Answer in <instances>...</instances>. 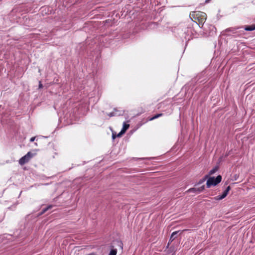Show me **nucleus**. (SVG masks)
Returning a JSON list of instances; mask_svg holds the SVG:
<instances>
[{"label":"nucleus","mask_w":255,"mask_h":255,"mask_svg":"<svg viewBox=\"0 0 255 255\" xmlns=\"http://www.w3.org/2000/svg\"><path fill=\"white\" fill-rule=\"evenodd\" d=\"M190 17L194 22L202 27L207 19V14L202 11H192L190 13Z\"/></svg>","instance_id":"1"},{"label":"nucleus","mask_w":255,"mask_h":255,"mask_svg":"<svg viewBox=\"0 0 255 255\" xmlns=\"http://www.w3.org/2000/svg\"><path fill=\"white\" fill-rule=\"evenodd\" d=\"M222 177L221 175H219L216 177H209L207 178L206 186L207 188H210L212 186H216L220 183L222 181Z\"/></svg>","instance_id":"2"},{"label":"nucleus","mask_w":255,"mask_h":255,"mask_svg":"<svg viewBox=\"0 0 255 255\" xmlns=\"http://www.w3.org/2000/svg\"><path fill=\"white\" fill-rule=\"evenodd\" d=\"M34 155V154L32 153L31 152H28L26 155L22 157L19 160V163L22 165L28 162L30 159Z\"/></svg>","instance_id":"3"},{"label":"nucleus","mask_w":255,"mask_h":255,"mask_svg":"<svg viewBox=\"0 0 255 255\" xmlns=\"http://www.w3.org/2000/svg\"><path fill=\"white\" fill-rule=\"evenodd\" d=\"M231 190L230 186H228L226 190L223 192L221 195H219L214 197V199L216 200H220L225 198L229 193V191Z\"/></svg>","instance_id":"4"},{"label":"nucleus","mask_w":255,"mask_h":255,"mask_svg":"<svg viewBox=\"0 0 255 255\" xmlns=\"http://www.w3.org/2000/svg\"><path fill=\"white\" fill-rule=\"evenodd\" d=\"M204 189H205V186L203 185L201 187L198 188H190L189 189H188L187 191V192H194V193H195L196 192H201L203 191Z\"/></svg>","instance_id":"5"},{"label":"nucleus","mask_w":255,"mask_h":255,"mask_svg":"<svg viewBox=\"0 0 255 255\" xmlns=\"http://www.w3.org/2000/svg\"><path fill=\"white\" fill-rule=\"evenodd\" d=\"M179 232V231H176V232H173L172 233V234L170 236V239H169V242H168V243L167 245V248H168V246H169L170 243H171L172 241H173L175 240V239L176 238L175 235H176Z\"/></svg>","instance_id":"6"},{"label":"nucleus","mask_w":255,"mask_h":255,"mask_svg":"<svg viewBox=\"0 0 255 255\" xmlns=\"http://www.w3.org/2000/svg\"><path fill=\"white\" fill-rule=\"evenodd\" d=\"M53 207V205H48L47 207L43 208L42 211L38 214V216H41L44 214L46 211L48 210L51 209Z\"/></svg>","instance_id":"7"},{"label":"nucleus","mask_w":255,"mask_h":255,"mask_svg":"<svg viewBox=\"0 0 255 255\" xmlns=\"http://www.w3.org/2000/svg\"><path fill=\"white\" fill-rule=\"evenodd\" d=\"M219 166H216L209 171L208 174H207V175H209V177H210V175L214 174L216 171H217L219 170Z\"/></svg>","instance_id":"8"},{"label":"nucleus","mask_w":255,"mask_h":255,"mask_svg":"<svg viewBox=\"0 0 255 255\" xmlns=\"http://www.w3.org/2000/svg\"><path fill=\"white\" fill-rule=\"evenodd\" d=\"M129 124L124 123L123 124V128L121 131L122 132V133H123L124 134L126 132L127 129L129 128Z\"/></svg>","instance_id":"9"},{"label":"nucleus","mask_w":255,"mask_h":255,"mask_svg":"<svg viewBox=\"0 0 255 255\" xmlns=\"http://www.w3.org/2000/svg\"><path fill=\"white\" fill-rule=\"evenodd\" d=\"M124 134L122 132L120 131L118 134H117L116 132L113 131L112 133V138L113 139H115L116 137H120Z\"/></svg>","instance_id":"10"},{"label":"nucleus","mask_w":255,"mask_h":255,"mask_svg":"<svg viewBox=\"0 0 255 255\" xmlns=\"http://www.w3.org/2000/svg\"><path fill=\"white\" fill-rule=\"evenodd\" d=\"M245 30L247 31H252L255 30V24L246 26Z\"/></svg>","instance_id":"11"},{"label":"nucleus","mask_w":255,"mask_h":255,"mask_svg":"<svg viewBox=\"0 0 255 255\" xmlns=\"http://www.w3.org/2000/svg\"><path fill=\"white\" fill-rule=\"evenodd\" d=\"M209 177V175H205L204 178H203L202 179H200L198 182L195 185H200V184H202L203 182H205V181L207 179V178Z\"/></svg>","instance_id":"12"},{"label":"nucleus","mask_w":255,"mask_h":255,"mask_svg":"<svg viewBox=\"0 0 255 255\" xmlns=\"http://www.w3.org/2000/svg\"><path fill=\"white\" fill-rule=\"evenodd\" d=\"M163 115L162 114H156L154 116L152 117V118H150L149 120V121H152L155 119H157L159 117H161Z\"/></svg>","instance_id":"13"},{"label":"nucleus","mask_w":255,"mask_h":255,"mask_svg":"<svg viewBox=\"0 0 255 255\" xmlns=\"http://www.w3.org/2000/svg\"><path fill=\"white\" fill-rule=\"evenodd\" d=\"M117 253V249H112L109 255H116Z\"/></svg>","instance_id":"14"},{"label":"nucleus","mask_w":255,"mask_h":255,"mask_svg":"<svg viewBox=\"0 0 255 255\" xmlns=\"http://www.w3.org/2000/svg\"><path fill=\"white\" fill-rule=\"evenodd\" d=\"M118 245L120 246L121 248L123 249V244L121 241H118L117 242Z\"/></svg>","instance_id":"15"},{"label":"nucleus","mask_w":255,"mask_h":255,"mask_svg":"<svg viewBox=\"0 0 255 255\" xmlns=\"http://www.w3.org/2000/svg\"><path fill=\"white\" fill-rule=\"evenodd\" d=\"M43 87V85L41 81L39 82V86H38V89H42Z\"/></svg>","instance_id":"16"},{"label":"nucleus","mask_w":255,"mask_h":255,"mask_svg":"<svg viewBox=\"0 0 255 255\" xmlns=\"http://www.w3.org/2000/svg\"><path fill=\"white\" fill-rule=\"evenodd\" d=\"M110 117H114L115 116V114L114 112H111L110 113H109L108 115Z\"/></svg>","instance_id":"17"},{"label":"nucleus","mask_w":255,"mask_h":255,"mask_svg":"<svg viewBox=\"0 0 255 255\" xmlns=\"http://www.w3.org/2000/svg\"><path fill=\"white\" fill-rule=\"evenodd\" d=\"M47 8V7H42L41 8V11L43 12L44 11V10H46V9Z\"/></svg>","instance_id":"18"},{"label":"nucleus","mask_w":255,"mask_h":255,"mask_svg":"<svg viewBox=\"0 0 255 255\" xmlns=\"http://www.w3.org/2000/svg\"><path fill=\"white\" fill-rule=\"evenodd\" d=\"M35 139V137H31V138H30V142H33V141H34Z\"/></svg>","instance_id":"19"},{"label":"nucleus","mask_w":255,"mask_h":255,"mask_svg":"<svg viewBox=\"0 0 255 255\" xmlns=\"http://www.w3.org/2000/svg\"><path fill=\"white\" fill-rule=\"evenodd\" d=\"M210 0H205V2H206V3H208V2H209Z\"/></svg>","instance_id":"20"},{"label":"nucleus","mask_w":255,"mask_h":255,"mask_svg":"<svg viewBox=\"0 0 255 255\" xmlns=\"http://www.w3.org/2000/svg\"><path fill=\"white\" fill-rule=\"evenodd\" d=\"M185 231H187V230H183V231H182V232Z\"/></svg>","instance_id":"21"},{"label":"nucleus","mask_w":255,"mask_h":255,"mask_svg":"<svg viewBox=\"0 0 255 255\" xmlns=\"http://www.w3.org/2000/svg\"><path fill=\"white\" fill-rule=\"evenodd\" d=\"M227 184H228V183L226 182L225 185H227Z\"/></svg>","instance_id":"22"},{"label":"nucleus","mask_w":255,"mask_h":255,"mask_svg":"<svg viewBox=\"0 0 255 255\" xmlns=\"http://www.w3.org/2000/svg\"><path fill=\"white\" fill-rule=\"evenodd\" d=\"M171 249H172V247H170L169 249V250H171Z\"/></svg>","instance_id":"23"},{"label":"nucleus","mask_w":255,"mask_h":255,"mask_svg":"<svg viewBox=\"0 0 255 255\" xmlns=\"http://www.w3.org/2000/svg\"><path fill=\"white\" fill-rule=\"evenodd\" d=\"M2 221V220H0V222H1Z\"/></svg>","instance_id":"24"}]
</instances>
